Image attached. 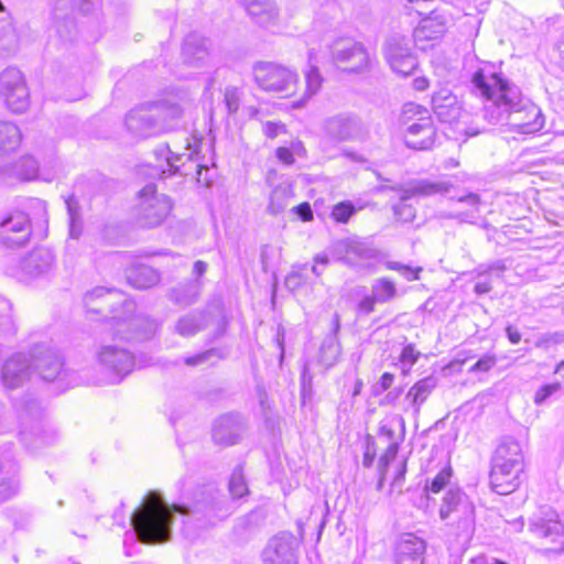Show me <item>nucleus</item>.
<instances>
[{
  "instance_id": "obj_49",
  "label": "nucleus",
  "mask_w": 564,
  "mask_h": 564,
  "mask_svg": "<svg viewBox=\"0 0 564 564\" xmlns=\"http://www.w3.org/2000/svg\"><path fill=\"white\" fill-rule=\"evenodd\" d=\"M497 362L496 356L494 355H485L481 357L476 364H474L469 371L470 372H487L489 371Z\"/></svg>"
},
{
  "instance_id": "obj_60",
  "label": "nucleus",
  "mask_w": 564,
  "mask_h": 564,
  "mask_svg": "<svg viewBox=\"0 0 564 564\" xmlns=\"http://www.w3.org/2000/svg\"><path fill=\"white\" fill-rule=\"evenodd\" d=\"M210 355H212V351L198 354L194 357L186 358L185 362L188 366H195V365H198V364H202L203 361H205Z\"/></svg>"
},
{
  "instance_id": "obj_52",
  "label": "nucleus",
  "mask_w": 564,
  "mask_h": 564,
  "mask_svg": "<svg viewBox=\"0 0 564 564\" xmlns=\"http://www.w3.org/2000/svg\"><path fill=\"white\" fill-rule=\"evenodd\" d=\"M262 131L268 138L274 139L280 133L285 132V127L280 122L267 121L262 127Z\"/></svg>"
},
{
  "instance_id": "obj_46",
  "label": "nucleus",
  "mask_w": 564,
  "mask_h": 564,
  "mask_svg": "<svg viewBox=\"0 0 564 564\" xmlns=\"http://www.w3.org/2000/svg\"><path fill=\"white\" fill-rule=\"evenodd\" d=\"M355 213V207L349 202H343L334 206L332 216L336 221L346 223Z\"/></svg>"
},
{
  "instance_id": "obj_22",
  "label": "nucleus",
  "mask_w": 564,
  "mask_h": 564,
  "mask_svg": "<svg viewBox=\"0 0 564 564\" xmlns=\"http://www.w3.org/2000/svg\"><path fill=\"white\" fill-rule=\"evenodd\" d=\"M30 364L24 354H13L9 357L2 369L1 380L6 388L14 389L25 382L30 376Z\"/></svg>"
},
{
  "instance_id": "obj_38",
  "label": "nucleus",
  "mask_w": 564,
  "mask_h": 564,
  "mask_svg": "<svg viewBox=\"0 0 564 564\" xmlns=\"http://www.w3.org/2000/svg\"><path fill=\"white\" fill-rule=\"evenodd\" d=\"M65 204L68 214L69 236L74 239H77L80 236L83 228L79 204L74 195L68 196L65 199Z\"/></svg>"
},
{
  "instance_id": "obj_48",
  "label": "nucleus",
  "mask_w": 564,
  "mask_h": 564,
  "mask_svg": "<svg viewBox=\"0 0 564 564\" xmlns=\"http://www.w3.org/2000/svg\"><path fill=\"white\" fill-rule=\"evenodd\" d=\"M343 250L345 251L343 261L352 267H364V264L360 263V260L365 257L366 251H368L369 249L351 248Z\"/></svg>"
},
{
  "instance_id": "obj_3",
  "label": "nucleus",
  "mask_w": 564,
  "mask_h": 564,
  "mask_svg": "<svg viewBox=\"0 0 564 564\" xmlns=\"http://www.w3.org/2000/svg\"><path fill=\"white\" fill-rule=\"evenodd\" d=\"M454 185L446 180L417 178L406 182L399 187H392L400 193V200L393 206V213L398 220L410 223L415 218V208L408 203L411 198H427L433 196H444L451 193Z\"/></svg>"
},
{
  "instance_id": "obj_19",
  "label": "nucleus",
  "mask_w": 564,
  "mask_h": 564,
  "mask_svg": "<svg viewBox=\"0 0 564 564\" xmlns=\"http://www.w3.org/2000/svg\"><path fill=\"white\" fill-rule=\"evenodd\" d=\"M253 23L261 28H273L280 22V10L274 0H238Z\"/></svg>"
},
{
  "instance_id": "obj_64",
  "label": "nucleus",
  "mask_w": 564,
  "mask_h": 564,
  "mask_svg": "<svg viewBox=\"0 0 564 564\" xmlns=\"http://www.w3.org/2000/svg\"><path fill=\"white\" fill-rule=\"evenodd\" d=\"M397 452L398 444L393 442L388 446L384 455L381 457V460H386V463H388V460L393 459L395 457Z\"/></svg>"
},
{
  "instance_id": "obj_39",
  "label": "nucleus",
  "mask_w": 564,
  "mask_h": 564,
  "mask_svg": "<svg viewBox=\"0 0 564 564\" xmlns=\"http://www.w3.org/2000/svg\"><path fill=\"white\" fill-rule=\"evenodd\" d=\"M340 355L339 343L334 337L325 339L321 346L319 360L326 367H332Z\"/></svg>"
},
{
  "instance_id": "obj_6",
  "label": "nucleus",
  "mask_w": 564,
  "mask_h": 564,
  "mask_svg": "<svg viewBox=\"0 0 564 564\" xmlns=\"http://www.w3.org/2000/svg\"><path fill=\"white\" fill-rule=\"evenodd\" d=\"M258 86L265 91L290 96L295 91L297 75L293 70L270 62H259L253 67Z\"/></svg>"
},
{
  "instance_id": "obj_37",
  "label": "nucleus",
  "mask_w": 564,
  "mask_h": 564,
  "mask_svg": "<svg viewBox=\"0 0 564 564\" xmlns=\"http://www.w3.org/2000/svg\"><path fill=\"white\" fill-rule=\"evenodd\" d=\"M291 196L292 191L290 185H278L271 193L268 212L272 215L282 213L288 207Z\"/></svg>"
},
{
  "instance_id": "obj_36",
  "label": "nucleus",
  "mask_w": 564,
  "mask_h": 564,
  "mask_svg": "<svg viewBox=\"0 0 564 564\" xmlns=\"http://www.w3.org/2000/svg\"><path fill=\"white\" fill-rule=\"evenodd\" d=\"M315 54L313 51L308 54V69L305 72V100L316 95L323 83V77L319 74L317 66L315 65Z\"/></svg>"
},
{
  "instance_id": "obj_57",
  "label": "nucleus",
  "mask_w": 564,
  "mask_h": 564,
  "mask_svg": "<svg viewBox=\"0 0 564 564\" xmlns=\"http://www.w3.org/2000/svg\"><path fill=\"white\" fill-rule=\"evenodd\" d=\"M458 202L465 203L469 206H478L480 203V197L478 194L475 193H468L467 195H464L462 197L457 198Z\"/></svg>"
},
{
  "instance_id": "obj_33",
  "label": "nucleus",
  "mask_w": 564,
  "mask_h": 564,
  "mask_svg": "<svg viewBox=\"0 0 564 564\" xmlns=\"http://www.w3.org/2000/svg\"><path fill=\"white\" fill-rule=\"evenodd\" d=\"M22 134L11 121H0V154L15 151L21 143Z\"/></svg>"
},
{
  "instance_id": "obj_25",
  "label": "nucleus",
  "mask_w": 564,
  "mask_h": 564,
  "mask_svg": "<svg viewBox=\"0 0 564 564\" xmlns=\"http://www.w3.org/2000/svg\"><path fill=\"white\" fill-rule=\"evenodd\" d=\"M123 312L127 314L126 316H121L120 314H113L107 323V328L112 333L115 337H119L121 339H131L134 337L133 328L140 325L141 318L132 316V312L134 310V305L131 302L124 301L122 304Z\"/></svg>"
},
{
  "instance_id": "obj_9",
  "label": "nucleus",
  "mask_w": 564,
  "mask_h": 564,
  "mask_svg": "<svg viewBox=\"0 0 564 564\" xmlns=\"http://www.w3.org/2000/svg\"><path fill=\"white\" fill-rule=\"evenodd\" d=\"M334 63L344 65L349 72H360L369 67L370 56L364 45L349 37H340L330 45Z\"/></svg>"
},
{
  "instance_id": "obj_7",
  "label": "nucleus",
  "mask_w": 564,
  "mask_h": 564,
  "mask_svg": "<svg viewBox=\"0 0 564 564\" xmlns=\"http://www.w3.org/2000/svg\"><path fill=\"white\" fill-rule=\"evenodd\" d=\"M171 209V199L164 194H158L153 184L145 185L139 192L137 214L142 226H159L170 214Z\"/></svg>"
},
{
  "instance_id": "obj_26",
  "label": "nucleus",
  "mask_w": 564,
  "mask_h": 564,
  "mask_svg": "<svg viewBox=\"0 0 564 564\" xmlns=\"http://www.w3.org/2000/svg\"><path fill=\"white\" fill-rule=\"evenodd\" d=\"M541 538L540 552L545 556L556 555L564 552V528L558 522L549 523L536 529Z\"/></svg>"
},
{
  "instance_id": "obj_59",
  "label": "nucleus",
  "mask_w": 564,
  "mask_h": 564,
  "mask_svg": "<svg viewBox=\"0 0 564 564\" xmlns=\"http://www.w3.org/2000/svg\"><path fill=\"white\" fill-rule=\"evenodd\" d=\"M412 86L417 91H425L430 87V82L426 77L421 76L413 79Z\"/></svg>"
},
{
  "instance_id": "obj_15",
  "label": "nucleus",
  "mask_w": 564,
  "mask_h": 564,
  "mask_svg": "<svg viewBox=\"0 0 564 564\" xmlns=\"http://www.w3.org/2000/svg\"><path fill=\"white\" fill-rule=\"evenodd\" d=\"M126 127L132 134L147 138L161 132L165 126L159 123L152 109V102H149L135 107L127 115Z\"/></svg>"
},
{
  "instance_id": "obj_40",
  "label": "nucleus",
  "mask_w": 564,
  "mask_h": 564,
  "mask_svg": "<svg viewBox=\"0 0 564 564\" xmlns=\"http://www.w3.org/2000/svg\"><path fill=\"white\" fill-rule=\"evenodd\" d=\"M18 47V36L10 21L0 26V51L13 53Z\"/></svg>"
},
{
  "instance_id": "obj_17",
  "label": "nucleus",
  "mask_w": 564,
  "mask_h": 564,
  "mask_svg": "<svg viewBox=\"0 0 564 564\" xmlns=\"http://www.w3.org/2000/svg\"><path fill=\"white\" fill-rule=\"evenodd\" d=\"M451 15L441 9L433 10L426 18L422 19L419 26L413 31L414 43L422 50L425 48L421 43L441 39L447 30Z\"/></svg>"
},
{
  "instance_id": "obj_4",
  "label": "nucleus",
  "mask_w": 564,
  "mask_h": 564,
  "mask_svg": "<svg viewBox=\"0 0 564 564\" xmlns=\"http://www.w3.org/2000/svg\"><path fill=\"white\" fill-rule=\"evenodd\" d=\"M197 140L189 141L186 139V145L184 152H178L176 149L173 150L169 144L159 147L155 150L156 160L164 162L160 164L162 175H189L195 171L196 180L198 183L208 184V180L203 178V171H208L207 166L195 163L194 166H187V163L196 162L195 155H197Z\"/></svg>"
},
{
  "instance_id": "obj_5",
  "label": "nucleus",
  "mask_w": 564,
  "mask_h": 564,
  "mask_svg": "<svg viewBox=\"0 0 564 564\" xmlns=\"http://www.w3.org/2000/svg\"><path fill=\"white\" fill-rule=\"evenodd\" d=\"M413 36L392 34L383 43L382 53L391 70L400 76H410L417 67V57L413 52Z\"/></svg>"
},
{
  "instance_id": "obj_63",
  "label": "nucleus",
  "mask_w": 564,
  "mask_h": 564,
  "mask_svg": "<svg viewBox=\"0 0 564 564\" xmlns=\"http://www.w3.org/2000/svg\"><path fill=\"white\" fill-rule=\"evenodd\" d=\"M507 336L509 338V340L512 343V344H518L520 343L521 340V334L518 329H516L514 327L512 326H508L507 329Z\"/></svg>"
},
{
  "instance_id": "obj_45",
  "label": "nucleus",
  "mask_w": 564,
  "mask_h": 564,
  "mask_svg": "<svg viewBox=\"0 0 564 564\" xmlns=\"http://www.w3.org/2000/svg\"><path fill=\"white\" fill-rule=\"evenodd\" d=\"M451 476L452 469L449 467H445L433 478L426 488L430 491L437 494L448 484Z\"/></svg>"
},
{
  "instance_id": "obj_35",
  "label": "nucleus",
  "mask_w": 564,
  "mask_h": 564,
  "mask_svg": "<svg viewBox=\"0 0 564 564\" xmlns=\"http://www.w3.org/2000/svg\"><path fill=\"white\" fill-rule=\"evenodd\" d=\"M205 321L203 313L186 314L177 321L175 332L183 337L193 336L203 329Z\"/></svg>"
},
{
  "instance_id": "obj_11",
  "label": "nucleus",
  "mask_w": 564,
  "mask_h": 564,
  "mask_svg": "<svg viewBox=\"0 0 564 564\" xmlns=\"http://www.w3.org/2000/svg\"><path fill=\"white\" fill-rule=\"evenodd\" d=\"M31 236L30 219L23 212L11 213L0 223V243L6 247H22Z\"/></svg>"
},
{
  "instance_id": "obj_20",
  "label": "nucleus",
  "mask_w": 564,
  "mask_h": 564,
  "mask_svg": "<svg viewBox=\"0 0 564 564\" xmlns=\"http://www.w3.org/2000/svg\"><path fill=\"white\" fill-rule=\"evenodd\" d=\"M432 106L434 113L443 122L455 123L463 115L460 101L447 88H441L435 91L432 97Z\"/></svg>"
},
{
  "instance_id": "obj_27",
  "label": "nucleus",
  "mask_w": 564,
  "mask_h": 564,
  "mask_svg": "<svg viewBox=\"0 0 564 564\" xmlns=\"http://www.w3.org/2000/svg\"><path fill=\"white\" fill-rule=\"evenodd\" d=\"M152 109L159 123L166 124L161 131H166L173 129L175 122L182 118L185 107L173 97L152 102Z\"/></svg>"
},
{
  "instance_id": "obj_18",
  "label": "nucleus",
  "mask_w": 564,
  "mask_h": 564,
  "mask_svg": "<svg viewBox=\"0 0 564 564\" xmlns=\"http://www.w3.org/2000/svg\"><path fill=\"white\" fill-rule=\"evenodd\" d=\"M31 365L46 381H53L57 378L63 380L67 376L66 372H62L63 362L58 354L46 346L34 348Z\"/></svg>"
},
{
  "instance_id": "obj_16",
  "label": "nucleus",
  "mask_w": 564,
  "mask_h": 564,
  "mask_svg": "<svg viewBox=\"0 0 564 564\" xmlns=\"http://www.w3.org/2000/svg\"><path fill=\"white\" fill-rule=\"evenodd\" d=\"M523 466L506 464L501 459L492 457L490 471V484L499 495H508L514 491L520 485V475Z\"/></svg>"
},
{
  "instance_id": "obj_58",
  "label": "nucleus",
  "mask_w": 564,
  "mask_h": 564,
  "mask_svg": "<svg viewBox=\"0 0 564 564\" xmlns=\"http://www.w3.org/2000/svg\"><path fill=\"white\" fill-rule=\"evenodd\" d=\"M376 302H378V301L375 299L373 293H372L371 296H367L364 300H361L359 307L361 311H364L366 313H370L373 311V305Z\"/></svg>"
},
{
  "instance_id": "obj_8",
  "label": "nucleus",
  "mask_w": 564,
  "mask_h": 564,
  "mask_svg": "<svg viewBox=\"0 0 564 564\" xmlns=\"http://www.w3.org/2000/svg\"><path fill=\"white\" fill-rule=\"evenodd\" d=\"M0 96L14 113H23L30 106V93L23 74L15 67H8L0 74Z\"/></svg>"
},
{
  "instance_id": "obj_50",
  "label": "nucleus",
  "mask_w": 564,
  "mask_h": 564,
  "mask_svg": "<svg viewBox=\"0 0 564 564\" xmlns=\"http://www.w3.org/2000/svg\"><path fill=\"white\" fill-rule=\"evenodd\" d=\"M420 352H417L413 345H408L401 352L400 360L403 366L411 368L417 360Z\"/></svg>"
},
{
  "instance_id": "obj_1",
  "label": "nucleus",
  "mask_w": 564,
  "mask_h": 564,
  "mask_svg": "<svg viewBox=\"0 0 564 564\" xmlns=\"http://www.w3.org/2000/svg\"><path fill=\"white\" fill-rule=\"evenodd\" d=\"M475 93L485 98L484 118L491 124H509L514 131L530 134L544 126L542 111L523 99L519 87L501 74L477 70L471 78Z\"/></svg>"
},
{
  "instance_id": "obj_24",
  "label": "nucleus",
  "mask_w": 564,
  "mask_h": 564,
  "mask_svg": "<svg viewBox=\"0 0 564 564\" xmlns=\"http://www.w3.org/2000/svg\"><path fill=\"white\" fill-rule=\"evenodd\" d=\"M425 542L412 533L401 535L395 546L397 564H423Z\"/></svg>"
},
{
  "instance_id": "obj_14",
  "label": "nucleus",
  "mask_w": 564,
  "mask_h": 564,
  "mask_svg": "<svg viewBox=\"0 0 564 564\" xmlns=\"http://www.w3.org/2000/svg\"><path fill=\"white\" fill-rule=\"evenodd\" d=\"M452 513L458 514L460 519L459 528L469 532L474 522V506L466 495L458 489L449 490L446 494L440 509V517L443 520L449 518Z\"/></svg>"
},
{
  "instance_id": "obj_12",
  "label": "nucleus",
  "mask_w": 564,
  "mask_h": 564,
  "mask_svg": "<svg viewBox=\"0 0 564 564\" xmlns=\"http://www.w3.org/2000/svg\"><path fill=\"white\" fill-rule=\"evenodd\" d=\"M299 541L291 533L273 536L262 552L263 564H296Z\"/></svg>"
},
{
  "instance_id": "obj_13",
  "label": "nucleus",
  "mask_w": 564,
  "mask_h": 564,
  "mask_svg": "<svg viewBox=\"0 0 564 564\" xmlns=\"http://www.w3.org/2000/svg\"><path fill=\"white\" fill-rule=\"evenodd\" d=\"M325 133L336 141H355L365 137V128L359 118L352 115L340 113L333 116L324 122Z\"/></svg>"
},
{
  "instance_id": "obj_28",
  "label": "nucleus",
  "mask_w": 564,
  "mask_h": 564,
  "mask_svg": "<svg viewBox=\"0 0 564 564\" xmlns=\"http://www.w3.org/2000/svg\"><path fill=\"white\" fill-rule=\"evenodd\" d=\"M209 56V41L197 33L188 34L183 44L184 62L198 66Z\"/></svg>"
},
{
  "instance_id": "obj_30",
  "label": "nucleus",
  "mask_w": 564,
  "mask_h": 564,
  "mask_svg": "<svg viewBox=\"0 0 564 564\" xmlns=\"http://www.w3.org/2000/svg\"><path fill=\"white\" fill-rule=\"evenodd\" d=\"M494 457L506 464L524 466V457L521 444L511 437H507L497 446Z\"/></svg>"
},
{
  "instance_id": "obj_2",
  "label": "nucleus",
  "mask_w": 564,
  "mask_h": 564,
  "mask_svg": "<svg viewBox=\"0 0 564 564\" xmlns=\"http://www.w3.org/2000/svg\"><path fill=\"white\" fill-rule=\"evenodd\" d=\"M173 512L188 514L183 506H169L156 492H150L132 513L131 524L142 543L159 544L171 539Z\"/></svg>"
},
{
  "instance_id": "obj_34",
  "label": "nucleus",
  "mask_w": 564,
  "mask_h": 564,
  "mask_svg": "<svg viewBox=\"0 0 564 564\" xmlns=\"http://www.w3.org/2000/svg\"><path fill=\"white\" fill-rule=\"evenodd\" d=\"M118 296H120V294L117 291L98 288L88 292L84 297V302L89 311L102 312L105 308L111 306V300Z\"/></svg>"
},
{
  "instance_id": "obj_29",
  "label": "nucleus",
  "mask_w": 564,
  "mask_h": 564,
  "mask_svg": "<svg viewBox=\"0 0 564 564\" xmlns=\"http://www.w3.org/2000/svg\"><path fill=\"white\" fill-rule=\"evenodd\" d=\"M51 249H31L21 262V272L29 276H37L46 272L53 264Z\"/></svg>"
},
{
  "instance_id": "obj_43",
  "label": "nucleus",
  "mask_w": 564,
  "mask_h": 564,
  "mask_svg": "<svg viewBox=\"0 0 564 564\" xmlns=\"http://www.w3.org/2000/svg\"><path fill=\"white\" fill-rule=\"evenodd\" d=\"M11 303L0 296V332L14 333L15 326L12 317Z\"/></svg>"
},
{
  "instance_id": "obj_61",
  "label": "nucleus",
  "mask_w": 564,
  "mask_h": 564,
  "mask_svg": "<svg viewBox=\"0 0 564 564\" xmlns=\"http://www.w3.org/2000/svg\"><path fill=\"white\" fill-rule=\"evenodd\" d=\"M476 294L481 295L491 291V284L489 281H478L474 286Z\"/></svg>"
},
{
  "instance_id": "obj_42",
  "label": "nucleus",
  "mask_w": 564,
  "mask_h": 564,
  "mask_svg": "<svg viewBox=\"0 0 564 564\" xmlns=\"http://www.w3.org/2000/svg\"><path fill=\"white\" fill-rule=\"evenodd\" d=\"M18 492V482L0 466V503L11 499Z\"/></svg>"
},
{
  "instance_id": "obj_55",
  "label": "nucleus",
  "mask_w": 564,
  "mask_h": 564,
  "mask_svg": "<svg viewBox=\"0 0 564 564\" xmlns=\"http://www.w3.org/2000/svg\"><path fill=\"white\" fill-rule=\"evenodd\" d=\"M276 158L279 159V161H281L282 163H284L286 165H291L294 162L293 151L290 150L289 148H284V147L278 148L276 149Z\"/></svg>"
},
{
  "instance_id": "obj_53",
  "label": "nucleus",
  "mask_w": 564,
  "mask_h": 564,
  "mask_svg": "<svg viewBox=\"0 0 564 564\" xmlns=\"http://www.w3.org/2000/svg\"><path fill=\"white\" fill-rule=\"evenodd\" d=\"M558 384H546L540 388L534 397L535 403L540 404L544 402L551 394L556 392L558 390Z\"/></svg>"
},
{
  "instance_id": "obj_10",
  "label": "nucleus",
  "mask_w": 564,
  "mask_h": 564,
  "mask_svg": "<svg viewBox=\"0 0 564 564\" xmlns=\"http://www.w3.org/2000/svg\"><path fill=\"white\" fill-rule=\"evenodd\" d=\"M416 109L417 112H423L425 116L420 117L415 122L408 126L404 133V142L406 147L414 150H429L435 143L436 129L427 111L425 109L421 110L414 104L405 105L404 113L413 112Z\"/></svg>"
},
{
  "instance_id": "obj_21",
  "label": "nucleus",
  "mask_w": 564,
  "mask_h": 564,
  "mask_svg": "<svg viewBox=\"0 0 564 564\" xmlns=\"http://www.w3.org/2000/svg\"><path fill=\"white\" fill-rule=\"evenodd\" d=\"M98 360L104 367L120 377L128 375L133 368L131 354L115 345L102 346L98 352Z\"/></svg>"
},
{
  "instance_id": "obj_62",
  "label": "nucleus",
  "mask_w": 564,
  "mask_h": 564,
  "mask_svg": "<svg viewBox=\"0 0 564 564\" xmlns=\"http://www.w3.org/2000/svg\"><path fill=\"white\" fill-rule=\"evenodd\" d=\"M393 375L389 373V372H384L380 380H379V386L381 388L382 391L389 389L391 387V384L393 383Z\"/></svg>"
},
{
  "instance_id": "obj_54",
  "label": "nucleus",
  "mask_w": 564,
  "mask_h": 564,
  "mask_svg": "<svg viewBox=\"0 0 564 564\" xmlns=\"http://www.w3.org/2000/svg\"><path fill=\"white\" fill-rule=\"evenodd\" d=\"M388 268L391 269V270L400 271L402 274L406 275V278L409 280H416V279H419V272L421 271V269L417 268L415 270V272H413V270L410 269L409 267L401 265L400 263H397V262H389L388 263Z\"/></svg>"
},
{
  "instance_id": "obj_32",
  "label": "nucleus",
  "mask_w": 564,
  "mask_h": 564,
  "mask_svg": "<svg viewBox=\"0 0 564 564\" xmlns=\"http://www.w3.org/2000/svg\"><path fill=\"white\" fill-rule=\"evenodd\" d=\"M436 387V379L434 377H426L417 381L406 393V400L411 402L414 412H420L421 405L426 401L429 395Z\"/></svg>"
},
{
  "instance_id": "obj_56",
  "label": "nucleus",
  "mask_w": 564,
  "mask_h": 564,
  "mask_svg": "<svg viewBox=\"0 0 564 564\" xmlns=\"http://www.w3.org/2000/svg\"><path fill=\"white\" fill-rule=\"evenodd\" d=\"M294 209L299 217L304 221H308L313 218V212L308 203H302Z\"/></svg>"
},
{
  "instance_id": "obj_31",
  "label": "nucleus",
  "mask_w": 564,
  "mask_h": 564,
  "mask_svg": "<svg viewBox=\"0 0 564 564\" xmlns=\"http://www.w3.org/2000/svg\"><path fill=\"white\" fill-rule=\"evenodd\" d=\"M127 280L135 289L145 290L158 284L159 273L148 265H137L127 271Z\"/></svg>"
},
{
  "instance_id": "obj_51",
  "label": "nucleus",
  "mask_w": 564,
  "mask_h": 564,
  "mask_svg": "<svg viewBox=\"0 0 564 564\" xmlns=\"http://www.w3.org/2000/svg\"><path fill=\"white\" fill-rule=\"evenodd\" d=\"M304 270H305V265L302 268V271L294 270L288 274V276L285 278V285L288 289L295 291L303 284V281H304V272L303 271Z\"/></svg>"
},
{
  "instance_id": "obj_47",
  "label": "nucleus",
  "mask_w": 564,
  "mask_h": 564,
  "mask_svg": "<svg viewBox=\"0 0 564 564\" xmlns=\"http://www.w3.org/2000/svg\"><path fill=\"white\" fill-rule=\"evenodd\" d=\"M225 102L229 113H235L239 109L240 94L237 88L229 87L226 89Z\"/></svg>"
},
{
  "instance_id": "obj_41",
  "label": "nucleus",
  "mask_w": 564,
  "mask_h": 564,
  "mask_svg": "<svg viewBox=\"0 0 564 564\" xmlns=\"http://www.w3.org/2000/svg\"><path fill=\"white\" fill-rule=\"evenodd\" d=\"M372 293L378 302L384 303L395 296L397 290L393 282L387 279H379L372 285Z\"/></svg>"
},
{
  "instance_id": "obj_23",
  "label": "nucleus",
  "mask_w": 564,
  "mask_h": 564,
  "mask_svg": "<svg viewBox=\"0 0 564 564\" xmlns=\"http://www.w3.org/2000/svg\"><path fill=\"white\" fill-rule=\"evenodd\" d=\"M243 431L245 424L239 415L226 414L215 422L213 438L220 445H234L241 437Z\"/></svg>"
},
{
  "instance_id": "obj_44",
  "label": "nucleus",
  "mask_w": 564,
  "mask_h": 564,
  "mask_svg": "<svg viewBox=\"0 0 564 564\" xmlns=\"http://www.w3.org/2000/svg\"><path fill=\"white\" fill-rule=\"evenodd\" d=\"M230 494L235 498L243 497L248 492L247 484L240 470H235L229 481Z\"/></svg>"
}]
</instances>
